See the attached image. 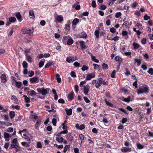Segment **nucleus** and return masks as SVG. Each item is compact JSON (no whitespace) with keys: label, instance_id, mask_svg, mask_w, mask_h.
Wrapping results in <instances>:
<instances>
[{"label":"nucleus","instance_id":"1","mask_svg":"<svg viewBox=\"0 0 153 153\" xmlns=\"http://www.w3.org/2000/svg\"><path fill=\"white\" fill-rule=\"evenodd\" d=\"M149 88L146 85H144L138 89L137 93L138 94L143 93H147L149 92Z\"/></svg>","mask_w":153,"mask_h":153},{"label":"nucleus","instance_id":"2","mask_svg":"<svg viewBox=\"0 0 153 153\" xmlns=\"http://www.w3.org/2000/svg\"><path fill=\"white\" fill-rule=\"evenodd\" d=\"M37 90L38 92L41 93L42 95H45L48 93L49 89H45L43 88H37Z\"/></svg>","mask_w":153,"mask_h":153},{"label":"nucleus","instance_id":"3","mask_svg":"<svg viewBox=\"0 0 153 153\" xmlns=\"http://www.w3.org/2000/svg\"><path fill=\"white\" fill-rule=\"evenodd\" d=\"M77 59V57L76 56H69L66 59L67 62L69 63L73 62L74 61Z\"/></svg>","mask_w":153,"mask_h":153},{"label":"nucleus","instance_id":"4","mask_svg":"<svg viewBox=\"0 0 153 153\" xmlns=\"http://www.w3.org/2000/svg\"><path fill=\"white\" fill-rule=\"evenodd\" d=\"M12 125V123L7 122H1L0 121V127L4 128V126H9Z\"/></svg>","mask_w":153,"mask_h":153},{"label":"nucleus","instance_id":"5","mask_svg":"<svg viewBox=\"0 0 153 153\" xmlns=\"http://www.w3.org/2000/svg\"><path fill=\"white\" fill-rule=\"evenodd\" d=\"M86 80H90L91 79L94 78L95 76V74L94 73H91L86 74Z\"/></svg>","mask_w":153,"mask_h":153},{"label":"nucleus","instance_id":"6","mask_svg":"<svg viewBox=\"0 0 153 153\" xmlns=\"http://www.w3.org/2000/svg\"><path fill=\"white\" fill-rule=\"evenodd\" d=\"M17 139L16 138H14L12 141V144H11L10 148L12 149L15 147L17 145Z\"/></svg>","mask_w":153,"mask_h":153},{"label":"nucleus","instance_id":"7","mask_svg":"<svg viewBox=\"0 0 153 153\" xmlns=\"http://www.w3.org/2000/svg\"><path fill=\"white\" fill-rule=\"evenodd\" d=\"M1 81L2 83H5L7 81V78L6 75L4 74H2L0 77Z\"/></svg>","mask_w":153,"mask_h":153},{"label":"nucleus","instance_id":"8","mask_svg":"<svg viewBox=\"0 0 153 153\" xmlns=\"http://www.w3.org/2000/svg\"><path fill=\"white\" fill-rule=\"evenodd\" d=\"M29 80L30 82L32 83H36L39 82L38 78L36 76L30 78Z\"/></svg>","mask_w":153,"mask_h":153},{"label":"nucleus","instance_id":"9","mask_svg":"<svg viewBox=\"0 0 153 153\" xmlns=\"http://www.w3.org/2000/svg\"><path fill=\"white\" fill-rule=\"evenodd\" d=\"M102 81L103 79L102 78H99L98 81H96V83L95 85L96 87L97 88H99L101 86Z\"/></svg>","mask_w":153,"mask_h":153},{"label":"nucleus","instance_id":"10","mask_svg":"<svg viewBox=\"0 0 153 153\" xmlns=\"http://www.w3.org/2000/svg\"><path fill=\"white\" fill-rule=\"evenodd\" d=\"M83 87L84 93L85 95H88V92L90 89V86L88 85H86L84 86Z\"/></svg>","mask_w":153,"mask_h":153},{"label":"nucleus","instance_id":"11","mask_svg":"<svg viewBox=\"0 0 153 153\" xmlns=\"http://www.w3.org/2000/svg\"><path fill=\"white\" fill-rule=\"evenodd\" d=\"M122 152H129L131 151V148L129 147H123L121 149Z\"/></svg>","mask_w":153,"mask_h":153},{"label":"nucleus","instance_id":"12","mask_svg":"<svg viewBox=\"0 0 153 153\" xmlns=\"http://www.w3.org/2000/svg\"><path fill=\"white\" fill-rule=\"evenodd\" d=\"M79 43L82 49H84L86 48V46L85 45V42L84 41H79Z\"/></svg>","mask_w":153,"mask_h":153},{"label":"nucleus","instance_id":"13","mask_svg":"<svg viewBox=\"0 0 153 153\" xmlns=\"http://www.w3.org/2000/svg\"><path fill=\"white\" fill-rule=\"evenodd\" d=\"M11 136L9 134L5 132L4 133V137L6 141L9 140V138L11 137Z\"/></svg>","mask_w":153,"mask_h":153},{"label":"nucleus","instance_id":"14","mask_svg":"<svg viewBox=\"0 0 153 153\" xmlns=\"http://www.w3.org/2000/svg\"><path fill=\"white\" fill-rule=\"evenodd\" d=\"M16 16L19 22H20L22 21V16L19 13H17L16 14Z\"/></svg>","mask_w":153,"mask_h":153},{"label":"nucleus","instance_id":"15","mask_svg":"<svg viewBox=\"0 0 153 153\" xmlns=\"http://www.w3.org/2000/svg\"><path fill=\"white\" fill-rule=\"evenodd\" d=\"M66 138L68 140L70 141H72L73 139V137L71 136V134L69 133L66 134Z\"/></svg>","mask_w":153,"mask_h":153},{"label":"nucleus","instance_id":"16","mask_svg":"<svg viewBox=\"0 0 153 153\" xmlns=\"http://www.w3.org/2000/svg\"><path fill=\"white\" fill-rule=\"evenodd\" d=\"M74 42L73 39L71 37H70L67 41V44L68 45H70L72 44Z\"/></svg>","mask_w":153,"mask_h":153},{"label":"nucleus","instance_id":"17","mask_svg":"<svg viewBox=\"0 0 153 153\" xmlns=\"http://www.w3.org/2000/svg\"><path fill=\"white\" fill-rule=\"evenodd\" d=\"M69 36H64L62 39V42L64 44H66V41H68V39L70 37Z\"/></svg>","mask_w":153,"mask_h":153},{"label":"nucleus","instance_id":"18","mask_svg":"<svg viewBox=\"0 0 153 153\" xmlns=\"http://www.w3.org/2000/svg\"><path fill=\"white\" fill-rule=\"evenodd\" d=\"M25 56H26V59L28 62H32L33 60L30 56L28 55L27 54H26Z\"/></svg>","mask_w":153,"mask_h":153},{"label":"nucleus","instance_id":"19","mask_svg":"<svg viewBox=\"0 0 153 153\" xmlns=\"http://www.w3.org/2000/svg\"><path fill=\"white\" fill-rule=\"evenodd\" d=\"M63 138L62 137H56V140L59 143H62L63 141Z\"/></svg>","mask_w":153,"mask_h":153},{"label":"nucleus","instance_id":"20","mask_svg":"<svg viewBox=\"0 0 153 153\" xmlns=\"http://www.w3.org/2000/svg\"><path fill=\"white\" fill-rule=\"evenodd\" d=\"M87 35L86 33L84 32L81 33L79 35V37L83 38H86L87 37Z\"/></svg>","mask_w":153,"mask_h":153},{"label":"nucleus","instance_id":"21","mask_svg":"<svg viewBox=\"0 0 153 153\" xmlns=\"http://www.w3.org/2000/svg\"><path fill=\"white\" fill-rule=\"evenodd\" d=\"M27 94L29 96H32L36 94V93L33 90L27 92Z\"/></svg>","mask_w":153,"mask_h":153},{"label":"nucleus","instance_id":"22","mask_svg":"<svg viewBox=\"0 0 153 153\" xmlns=\"http://www.w3.org/2000/svg\"><path fill=\"white\" fill-rule=\"evenodd\" d=\"M65 110L68 115L70 116L71 115L72 113V111L71 109H65Z\"/></svg>","mask_w":153,"mask_h":153},{"label":"nucleus","instance_id":"23","mask_svg":"<svg viewBox=\"0 0 153 153\" xmlns=\"http://www.w3.org/2000/svg\"><path fill=\"white\" fill-rule=\"evenodd\" d=\"M56 20L59 22H61L63 21V18L61 15L58 16L56 18Z\"/></svg>","mask_w":153,"mask_h":153},{"label":"nucleus","instance_id":"24","mask_svg":"<svg viewBox=\"0 0 153 153\" xmlns=\"http://www.w3.org/2000/svg\"><path fill=\"white\" fill-rule=\"evenodd\" d=\"M23 135V136L25 137L24 138L25 139H27V141H30V139L32 138V136H30V137H27V133L26 132H25Z\"/></svg>","mask_w":153,"mask_h":153},{"label":"nucleus","instance_id":"25","mask_svg":"<svg viewBox=\"0 0 153 153\" xmlns=\"http://www.w3.org/2000/svg\"><path fill=\"white\" fill-rule=\"evenodd\" d=\"M131 99V97H128L127 98H125L124 97H123L122 98V100L126 102H130Z\"/></svg>","mask_w":153,"mask_h":153},{"label":"nucleus","instance_id":"26","mask_svg":"<svg viewBox=\"0 0 153 153\" xmlns=\"http://www.w3.org/2000/svg\"><path fill=\"white\" fill-rule=\"evenodd\" d=\"M68 98L70 100H72L74 98V93L71 92L69 93L68 96Z\"/></svg>","mask_w":153,"mask_h":153},{"label":"nucleus","instance_id":"27","mask_svg":"<svg viewBox=\"0 0 153 153\" xmlns=\"http://www.w3.org/2000/svg\"><path fill=\"white\" fill-rule=\"evenodd\" d=\"M41 123V122L40 120H37V121L35 125V128L37 129H39V125Z\"/></svg>","mask_w":153,"mask_h":153},{"label":"nucleus","instance_id":"28","mask_svg":"<svg viewBox=\"0 0 153 153\" xmlns=\"http://www.w3.org/2000/svg\"><path fill=\"white\" fill-rule=\"evenodd\" d=\"M29 16L30 18L33 19L34 18V15L33 10H30L29 11Z\"/></svg>","mask_w":153,"mask_h":153},{"label":"nucleus","instance_id":"29","mask_svg":"<svg viewBox=\"0 0 153 153\" xmlns=\"http://www.w3.org/2000/svg\"><path fill=\"white\" fill-rule=\"evenodd\" d=\"M33 30L32 29H27V34H28L30 36H33Z\"/></svg>","mask_w":153,"mask_h":153},{"label":"nucleus","instance_id":"30","mask_svg":"<svg viewBox=\"0 0 153 153\" xmlns=\"http://www.w3.org/2000/svg\"><path fill=\"white\" fill-rule=\"evenodd\" d=\"M132 45L135 49H137L139 48L140 45L137 43L133 42Z\"/></svg>","mask_w":153,"mask_h":153},{"label":"nucleus","instance_id":"31","mask_svg":"<svg viewBox=\"0 0 153 153\" xmlns=\"http://www.w3.org/2000/svg\"><path fill=\"white\" fill-rule=\"evenodd\" d=\"M9 21L10 23H14L16 21V19L14 17H11L9 19Z\"/></svg>","mask_w":153,"mask_h":153},{"label":"nucleus","instance_id":"32","mask_svg":"<svg viewBox=\"0 0 153 153\" xmlns=\"http://www.w3.org/2000/svg\"><path fill=\"white\" fill-rule=\"evenodd\" d=\"M56 76L57 82L58 83L60 82L61 79V78L60 77V76L59 74H57L56 75Z\"/></svg>","mask_w":153,"mask_h":153},{"label":"nucleus","instance_id":"33","mask_svg":"<svg viewBox=\"0 0 153 153\" xmlns=\"http://www.w3.org/2000/svg\"><path fill=\"white\" fill-rule=\"evenodd\" d=\"M15 116V113L14 111H11L10 112V117L11 119H13Z\"/></svg>","mask_w":153,"mask_h":153},{"label":"nucleus","instance_id":"34","mask_svg":"<svg viewBox=\"0 0 153 153\" xmlns=\"http://www.w3.org/2000/svg\"><path fill=\"white\" fill-rule=\"evenodd\" d=\"M79 19H75L72 22V24L76 25L79 22Z\"/></svg>","mask_w":153,"mask_h":153},{"label":"nucleus","instance_id":"35","mask_svg":"<svg viewBox=\"0 0 153 153\" xmlns=\"http://www.w3.org/2000/svg\"><path fill=\"white\" fill-rule=\"evenodd\" d=\"M31 118L34 120V121H35L36 120H38V117L35 114H33L31 115Z\"/></svg>","mask_w":153,"mask_h":153},{"label":"nucleus","instance_id":"36","mask_svg":"<svg viewBox=\"0 0 153 153\" xmlns=\"http://www.w3.org/2000/svg\"><path fill=\"white\" fill-rule=\"evenodd\" d=\"M91 58L93 61L96 62L98 63L99 62V61L97 59H96L95 56L92 55H91Z\"/></svg>","mask_w":153,"mask_h":153},{"label":"nucleus","instance_id":"37","mask_svg":"<svg viewBox=\"0 0 153 153\" xmlns=\"http://www.w3.org/2000/svg\"><path fill=\"white\" fill-rule=\"evenodd\" d=\"M79 137L81 141V143L84 142V136L82 134H81L79 135Z\"/></svg>","mask_w":153,"mask_h":153},{"label":"nucleus","instance_id":"38","mask_svg":"<svg viewBox=\"0 0 153 153\" xmlns=\"http://www.w3.org/2000/svg\"><path fill=\"white\" fill-rule=\"evenodd\" d=\"M93 65L94 66V68L95 69H100V65L96 64H93Z\"/></svg>","mask_w":153,"mask_h":153},{"label":"nucleus","instance_id":"39","mask_svg":"<svg viewBox=\"0 0 153 153\" xmlns=\"http://www.w3.org/2000/svg\"><path fill=\"white\" fill-rule=\"evenodd\" d=\"M28 76L29 77H32L34 75V72L32 71H29L28 73Z\"/></svg>","mask_w":153,"mask_h":153},{"label":"nucleus","instance_id":"40","mask_svg":"<svg viewBox=\"0 0 153 153\" xmlns=\"http://www.w3.org/2000/svg\"><path fill=\"white\" fill-rule=\"evenodd\" d=\"M22 85V82H16V87L18 88H20L21 86Z\"/></svg>","mask_w":153,"mask_h":153},{"label":"nucleus","instance_id":"41","mask_svg":"<svg viewBox=\"0 0 153 153\" xmlns=\"http://www.w3.org/2000/svg\"><path fill=\"white\" fill-rule=\"evenodd\" d=\"M52 62H50L47 63L45 66V68H49L52 64Z\"/></svg>","mask_w":153,"mask_h":153},{"label":"nucleus","instance_id":"42","mask_svg":"<svg viewBox=\"0 0 153 153\" xmlns=\"http://www.w3.org/2000/svg\"><path fill=\"white\" fill-rule=\"evenodd\" d=\"M128 32L127 31H123L122 33V35L123 36H126V39H128V36H127Z\"/></svg>","mask_w":153,"mask_h":153},{"label":"nucleus","instance_id":"43","mask_svg":"<svg viewBox=\"0 0 153 153\" xmlns=\"http://www.w3.org/2000/svg\"><path fill=\"white\" fill-rule=\"evenodd\" d=\"M70 145H66L65 147H64V149L63 150V152L64 153H65L67 151L68 149V148H70Z\"/></svg>","mask_w":153,"mask_h":153},{"label":"nucleus","instance_id":"44","mask_svg":"<svg viewBox=\"0 0 153 153\" xmlns=\"http://www.w3.org/2000/svg\"><path fill=\"white\" fill-rule=\"evenodd\" d=\"M22 66L24 68H27V63L25 61H24L22 63Z\"/></svg>","mask_w":153,"mask_h":153},{"label":"nucleus","instance_id":"45","mask_svg":"<svg viewBox=\"0 0 153 153\" xmlns=\"http://www.w3.org/2000/svg\"><path fill=\"white\" fill-rule=\"evenodd\" d=\"M102 67L103 69H107L108 68V65L105 63H103L102 64Z\"/></svg>","mask_w":153,"mask_h":153},{"label":"nucleus","instance_id":"46","mask_svg":"<svg viewBox=\"0 0 153 153\" xmlns=\"http://www.w3.org/2000/svg\"><path fill=\"white\" fill-rule=\"evenodd\" d=\"M129 22L127 21H125L123 25H122L123 26H125V27L126 28H128V26L129 25Z\"/></svg>","mask_w":153,"mask_h":153},{"label":"nucleus","instance_id":"47","mask_svg":"<svg viewBox=\"0 0 153 153\" xmlns=\"http://www.w3.org/2000/svg\"><path fill=\"white\" fill-rule=\"evenodd\" d=\"M124 54L126 56H129L130 58H131V52H124Z\"/></svg>","mask_w":153,"mask_h":153},{"label":"nucleus","instance_id":"48","mask_svg":"<svg viewBox=\"0 0 153 153\" xmlns=\"http://www.w3.org/2000/svg\"><path fill=\"white\" fill-rule=\"evenodd\" d=\"M105 101L107 105H108L110 107H112L113 106V104L107 101L106 100H105Z\"/></svg>","mask_w":153,"mask_h":153},{"label":"nucleus","instance_id":"49","mask_svg":"<svg viewBox=\"0 0 153 153\" xmlns=\"http://www.w3.org/2000/svg\"><path fill=\"white\" fill-rule=\"evenodd\" d=\"M81 69L82 71H84L87 70L88 69V67L85 65H83Z\"/></svg>","mask_w":153,"mask_h":153},{"label":"nucleus","instance_id":"50","mask_svg":"<svg viewBox=\"0 0 153 153\" xmlns=\"http://www.w3.org/2000/svg\"><path fill=\"white\" fill-rule=\"evenodd\" d=\"M115 59L116 61H119V62L121 61L122 60V58L119 56H116L115 58Z\"/></svg>","mask_w":153,"mask_h":153},{"label":"nucleus","instance_id":"51","mask_svg":"<svg viewBox=\"0 0 153 153\" xmlns=\"http://www.w3.org/2000/svg\"><path fill=\"white\" fill-rule=\"evenodd\" d=\"M23 97L24 98L26 102H28L30 101L29 98L26 95H24Z\"/></svg>","mask_w":153,"mask_h":153},{"label":"nucleus","instance_id":"52","mask_svg":"<svg viewBox=\"0 0 153 153\" xmlns=\"http://www.w3.org/2000/svg\"><path fill=\"white\" fill-rule=\"evenodd\" d=\"M11 99L14 100L15 102H17L16 97L14 95H13L11 97Z\"/></svg>","mask_w":153,"mask_h":153},{"label":"nucleus","instance_id":"53","mask_svg":"<svg viewBox=\"0 0 153 153\" xmlns=\"http://www.w3.org/2000/svg\"><path fill=\"white\" fill-rule=\"evenodd\" d=\"M137 27L139 28V29L141 30L143 29L142 25L140 23H137L136 25Z\"/></svg>","mask_w":153,"mask_h":153},{"label":"nucleus","instance_id":"54","mask_svg":"<svg viewBox=\"0 0 153 153\" xmlns=\"http://www.w3.org/2000/svg\"><path fill=\"white\" fill-rule=\"evenodd\" d=\"M68 132V131L66 130H63L59 134H58L57 136H60V134H67Z\"/></svg>","mask_w":153,"mask_h":153},{"label":"nucleus","instance_id":"55","mask_svg":"<svg viewBox=\"0 0 153 153\" xmlns=\"http://www.w3.org/2000/svg\"><path fill=\"white\" fill-rule=\"evenodd\" d=\"M94 35L96 38H98L99 37V31L97 30H96L94 32Z\"/></svg>","mask_w":153,"mask_h":153},{"label":"nucleus","instance_id":"56","mask_svg":"<svg viewBox=\"0 0 153 153\" xmlns=\"http://www.w3.org/2000/svg\"><path fill=\"white\" fill-rule=\"evenodd\" d=\"M86 82V80L81 81L80 82V84H79V86L80 87H82L83 86V85L85 84Z\"/></svg>","mask_w":153,"mask_h":153},{"label":"nucleus","instance_id":"57","mask_svg":"<svg viewBox=\"0 0 153 153\" xmlns=\"http://www.w3.org/2000/svg\"><path fill=\"white\" fill-rule=\"evenodd\" d=\"M21 144L23 146H29V143L25 142H22Z\"/></svg>","mask_w":153,"mask_h":153},{"label":"nucleus","instance_id":"58","mask_svg":"<svg viewBox=\"0 0 153 153\" xmlns=\"http://www.w3.org/2000/svg\"><path fill=\"white\" fill-rule=\"evenodd\" d=\"M121 14H122L121 12H117L115 14V16L116 18H118L121 16Z\"/></svg>","mask_w":153,"mask_h":153},{"label":"nucleus","instance_id":"59","mask_svg":"<svg viewBox=\"0 0 153 153\" xmlns=\"http://www.w3.org/2000/svg\"><path fill=\"white\" fill-rule=\"evenodd\" d=\"M148 73L152 75L153 74V69L152 68H150L148 71Z\"/></svg>","mask_w":153,"mask_h":153},{"label":"nucleus","instance_id":"60","mask_svg":"<svg viewBox=\"0 0 153 153\" xmlns=\"http://www.w3.org/2000/svg\"><path fill=\"white\" fill-rule=\"evenodd\" d=\"M150 18V17L146 14L144 16V19L146 20H147L149 19Z\"/></svg>","mask_w":153,"mask_h":153},{"label":"nucleus","instance_id":"61","mask_svg":"<svg viewBox=\"0 0 153 153\" xmlns=\"http://www.w3.org/2000/svg\"><path fill=\"white\" fill-rule=\"evenodd\" d=\"M83 98L85 101L86 103H89L90 102V100H89L87 97H84Z\"/></svg>","mask_w":153,"mask_h":153},{"label":"nucleus","instance_id":"62","mask_svg":"<svg viewBox=\"0 0 153 153\" xmlns=\"http://www.w3.org/2000/svg\"><path fill=\"white\" fill-rule=\"evenodd\" d=\"M137 146L139 149H141L143 148V146L140 144H137Z\"/></svg>","mask_w":153,"mask_h":153},{"label":"nucleus","instance_id":"63","mask_svg":"<svg viewBox=\"0 0 153 153\" xmlns=\"http://www.w3.org/2000/svg\"><path fill=\"white\" fill-rule=\"evenodd\" d=\"M71 76L73 77H76L75 73L74 71H72L71 73Z\"/></svg>","mask_w":153,"mask_h":153},{"label":"nucleus","instance_id":"64","mask_svg":"<svg viewBox=\"0 0 153 153\" xmlns=\"http://www.w3.org/2000/svg\"><path fill=\"white\" fill-rule=\"evenodd\" d=\"M44 62L42 61H41L39 64V67L40 68L42 67L44 65Z\"/></svg>","mask_w":153,"mask_h":153}]
</instances>
